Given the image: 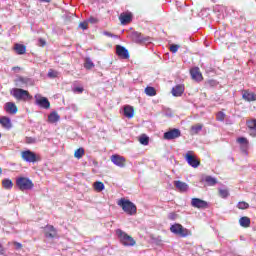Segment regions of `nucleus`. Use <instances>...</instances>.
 Segmentation results:
<instances>
[{
  "label": "nucleus",
  "mask_w": 256,
  "mask_h": 256,
  "mask_svg": "<svg viewBox=\"0 0 256 256\" xmlns=\"http://www.w3.org/2000/svg\"><path fill=\"white\" fill-rule=\"evenodd\" d=\"M117 205L118 207H121L122 211H124L126 215H137V205H135V203L131 202L130 200L121 198L118 200Z\"/></svg>",
  "instance_id": "1"
},
{
  "label": "nucleus",
  "mask_w": 256,
  "mask_h": 256,
  "mask_svg": "<svg viewBox=\"0 0 256 256\" xmlns=\"http://www.w3.org/2000/svg\"><path fill=\"white\" fill-rule=\"evenodd\" d=\"M16 187H18L20 191H31V189L35 187V184L27 177H19L16 179Z\"/></svg>",
  "instance_id": "2"
},
{
  "label": "nucleus",
  "mask_w": 256,
  "mask_h": 256,
  "mask_svg": "<svg viewBox=\"0 0 256 256\" xmlns=\"http://www.w3.org/2000/svg\"><path fill=\"white\" fill-rule=\"evenodd\" d=\"M116 235L118 236L120 243H122V245H124L125 247H133L136 243L133 237L129 236L121 229L116 230Z\"/></svg>",
  "instance_id": "3"
},
{
  "label": "nucleus",
  "mask_w": 256,
  "mask_h": 256,
  "mask_svg": "<svg viewBox=\"0 0 256 256\" xmlns=\"http://www.w3.org/2000/svg\"><path fill=\"white\" fill-rule=\"evenodd\" d=\"M170 231L171 233H174V235H179V237H189L190 235H193L191 230L183 227V225L179 223L173 224L170 227Z\"/></svg>",
  "instance_id": "4"
},
{
  "label": "nucleus",
  "mask_w": 256,
  "mask_h": 256,
  "mask_svg": "<svg viewBox=\"0 0 256 256\" xmlns=\"http://www.w3.org/2000/svg\"><path fill=\"white\" fill-rule=\"evenodd\" d=\"M20 155L26 163H37V161H41V156L31 150H24Z\"/></svg>",
  "instance_id": "5"
},
{
  "label": "nucleus",
  "mask_w": 256,
  "mask_h": 256,
  "mask_svg": "<svg viewBox=\"0 0 256 256\" xmlns=\"http://www.w3.org/2000/svg\"><path fill=\"white\" fill-rule=\"evenodd\" d=\"M12 95L17 101H27V99H33V96L29 94V91L21 89V88H14L12 91Z\"/></svg>",
  "instance_id": "6"
},
{
  "label": "nucleus",
  "mask_w": 256,
  "mask_h": 256,
  "mask_svg": "<svg viewBox=\"0 0 256 256\" xmlns=\"http://www.w3.org/2000/svg\"><path fill=\"white\" fill-rule=\"evenodd\" d=\"M185 161L190 165V167H193V169H197L199 165H201V160L197 158V155H195L194 151H188L184 156Z\"/></svg>",
  "instance_id": "7"
},
{
  "label": "nucleus",
  "mask_w": 256,
  "mask_h": 256,
  "mask_svg": "<svg viewBox=\"0 0 256 256\" xmlns=\"http://www.w3.org/2000/svg\"><path fill=\"white\" fill-rule=\"evenodd\" d=\"M130 37L134 43H151V37L143 36L141 32L134 31L131 33Z\"/></svg>",
  "instance_id": "8"
},
{
  "label": "nucleus",
  "mask_w": 256,
  "mask_h": 256,
  "mask_svg": "<svg viewBox=\"0 0 256 256\" xmlns=\"http://www.w3.org/2000/svg\"><path fill=\"white\" fill-rule=\"evenodd\" d=\"M110 161H112V163L116 165V167H120L121 169H123V167L127 165V159H125V157L118 154L112 155L110 157Z\"/></svg>",
  "instance_id": "9"
},
{
  "label": "nucleus",
  "mask_w": 256,
  "mask_h": 256,
  "mask_svg": "<svg viewBox=\"0 0 256 256\" xmlns=\"http://www.w3.org/2000/svg\"><path fill=\"white\" fill-rule=\"evenodd\" d=\"M35 99V105H38V107H41L42 109H49L51 107V102H49V99L40 95H35Z\"/></svg>",
  "instance_id": "10"
},
{
  "label": "nucleus",
  "mask_w": 256,
  "mask_h": 256,
  "mask_svg": "<svg viewBox=\"0 0 256 256\" xmlns=\"http://www.w3.org/2000/svg\"><path fill=\"white\" fill-rule=\"evenodd\" d=\"M191 205L195 209H209V203L200 198H192Z\"/></svg>",
  "instance_id": "11"
},
{
  "label": "nucleus",
  "mask_w": 256,
  "mask_h": 256,
  "mask_svg": "<svg viewBox=\"0 0 256 256\" xmlns=\"http://www.w3.org/2000/svg\"><path fill=\"white\" fill-rule=\"evenodd\" d=\"M164 139L171 141L173 139H179L181 137V130L174 128L164 133Z\"/></svg>",
  "instance_id": "12"
},
{
  "label": "nucleus",
  "mask_w": 256,
  "mask_h": 256,
  "mask_svg": "<svg viewBox=\"0 0 256 256\" xmlns=\"http://www.w3.org/2000/svg\"><path fill=\"white\" fill-rule=\"evenodd\" d=\"M44 235L47 239H55L57 237V229L53 225H47L44 229Z\"/></svg>",
  "instance_id": "13"
},
{
  "label": "nucleus",
  "mask_w": 256,
  "mask_h": 256,
  "mask_svg": "<svg viewBox=\"0 0 256 256\" xmlns=\"http://www.w3.org/2000/svg\"><path fill=\"white\" fill-rule=\"evenodd\" d=\"M116 54L118 57H120V59H129L130 57L129 50L121 45L116 46Z\"/></svg>",
  "instance_id": "14"
},
{
  "label": "nucleus",
  "mask_w": 256,
  "mask_h": 256,
  "mask_svg": "<svg viewBox=\"0 0 256 256\" xmlns=\"http://www.w3.org/2000/svg\"><path fill=\"white\" fill-rule=\"evenodd\" d=\"M190 75L194 81L199 82L203 80V74L201 73V70L199 69V67H194L190 69Z\"/></svg>",
  "instance_id": "15"
},
{
  "label": "nucleus",
  "mask_w": 256,
  "mask_h": 256,
  "mask_svg": "<svg viewBox=\"0 0 256 256\" xmlns=\"http://www.w3.org/2000/svg\"><path fill=\"white\" fill-rule=\"evenodd\" d=\"M242 99H244V101H247L248 103H251L253 101H256V94L255 92H251L249 90H242Z\"/></svg>",
  "instance_id": "16"
},
{
  "label": "nucleus",
  "mask_w": 256,
  "mask_h": 256,
  "mask_svg": "<svg viewBox=\"0 0 256 256\" xmlns=\"http://www.w3.org/2000/svg\"><path fill=\"white\" fill-rule=\"evenodd\" d=\"M171 93H172L173 97H181V95H183V93H185V85L178 84V85L174 86L171 90Z\"/></svg>",
  "instance_id": "17"
},
{
  "label": "nucleus",
  "mask_w": 256,
  "mask_h": 256,
  "mask_svg": "<svg viewBox=\"0 0 256 256\" xmlns=\"http://www.w3.org/2000/svg\"><path fill=\"white\" fill-rule=\"evenodd\" d=\"M236 143H239L242 151H247V149H249V140L246 137L237 138Z\"/></svg>",
  "instance_id": "18"
},
{
  "label": "nucleus",
  "mask_w": 256,
  "mask_h": 256,
  "mask_svg": "<svg viewBox=\"0 0 256 256\" xmlns=\"http://www.w3.org/2000/svg\"><path fill=\"white\" fill-rule=\"evenodd\" d=\"M174 185L176 189L180 191V193H186V191H189V185H187V183L185 182L177 180V181H174Z\"/></svg>",
  "instance_id": "19"
},
{
  "label": "nucleus",
  "mask_w": 256,
  "mask_h": 256,
  "mask_svg": "<svg viewBox=\"0 0 256 256\" xmlns=\"http://www.w3.org/2000/svg\"><path fill=\"white\" fill-rule=\"evenodd\" d=\"M5 111L7 113H10V115H15V113H17V111H19V109L17 108V105H15V103L7 102L6 107H5Z\"/></svg>",
  "instance_id": "20"
},
{
  "label": "nucleus",
  "mask_w": 256,
  "mask_h": 256,
  "mask_svg": "<svg viewBox=\"0 0 256 256\" xmlns=\"http://www.w3.org/2000/svg\"><path fill=\"white\" fill-rule=\"evenodd\" d=\"M119 20H120V23H121L122 25H127V24L131 23V21H132V16H131V14L122 13V14H120V16H119Z\"/></svg>",
  "instance_id": "21"
},
{
  "label": "nucleus",
  "mask_w": 256,
  "mask_h": 256,
  "mask_svg": "<svg viewBox=\"0 0 256 256\" xmlns=\"http://www.w3.org/2000/svg\"><path fill=\"white\" fill-rule=\"evenodd\" d=\"M14 51H16L17 55H25L27 47L23 44H15Z\"/></svg>",
  "instance_id": "22"
},
{
  "label": "nucleus",
  "mask_w": 256,
  "mask_h": 256,
  "mask_svg": "<svg viewBox=\"0 0 256 256\" xmlns=\"http://www.w3.org/2000/svg\"><path fill=\"white\" fill-rule=\"evenodd\" d=\"M239 223L241 227H251V218L247 216H243L239 219Z\"/></svg>",
  "instance_id": "23"
},
{
  "label": "nucleus",
  "mask_w": 256,
  "mask_h": 256,
  "mask_svg": "<svg viewBox=\"0 0 256 256\" xmlns=\"http://www.w3.org/2000/svg\"><path fill=\"white\" fill-rule=\"evenodd\" d=\"M124 115L128 119H132V117L135 115V110L131 106L124 107Z\"/></svg>",
  "instance_id": "24"
},
{
  "label": "nucleus",
  "mask_w": 256,
  "mask_h": 256,
  "mask_svg": "<svg viewBox=\"0 0 256 256\" xmlns=\"http://www.w3.org/2000/svg\"><path fill=\"white\" fill-rule=\"evenodd\" d=\"M61 119V116H59V113L52 112L50 115H48V122L49 123H57Z\"/></svg>",
  "instance_id": "25"
},
{
  "label": "nucleus",
  "mask_w": 256,
  "mask_h": 256,
  "mask_svg": "<svg viewBox=\"0 0 256 256\" xmlns=\"http://www.w3.org/2000/svg\"><path fill=\"white\" fill-rule=\"evenodd\" d=\"M0 125H2V127H5V129H11V119L5 116L2 117L0 119Z\"/></svg>",
  "instance_id": "26"
},
{
  "label": "nucleus",
  "mask_w": 256,
  "mask_h": 256,
  "mask_svg": "<svg viewBox=\"0 0 256 256\" xmlns=\"http://www.w3.org/2000/svg\"><path fill=\"white\" fill-rule=\"evenodd\" d=\"M144 91L148 97H155V95H157V90L151 86H147Z\"/></svg>",
  "instance_id": "27"
},
{
  "label": "nucleus",
  "mask_w": 256,
  "mask_h": 256,
  "mask_svg": "<svg viewBox=\"0 0 256 256\" xmlns=\"http://www.w3.org/2000/svg\"><path fill=\"white\" fill-rule=\"evenodd\" d=\"M93 187L97 193H101L105 189V184L103 182L97 181L93 184Z\"/></svg>",
  "instance_id": "28"
},
{
  "label": "nucleus",
  "mask_w": 256,
  "mask_h": 256,
  "mask_svg": "<svg viewBox=\"0 0 256 256\" xmlns=\"http://www.w3.org/2000/svg\"><path fill=\"white\" fill-rule=\"evenodd\" d=\"M27 83H29V79H27V78L18 77L16 79L17 87H23V85H27Z\"/></svg>",
  "instance_id": "29"
},
{
  "label": "nucleus",
  "mask_w": 256,
  "mask_h": 256,
  "mask_svg": "<svg viewBox=\"0 0 256 256\" xmlns=\"http://www.w3.org/2000/svg\"><path fill=\"white\" fill-rule=\"evenodd\" d=\"M2 187L4 189H13V181L11 179H4L2 181Z\"/></svg>",
  "instance_id": "30"
},
{
  "label": "nucleus",
  "mask_w": 256,
  "mask_h": 256,
  "mask_svg": "<svg viewBox=\"0 0 256 256\" xmlns=\"http://www.w3.org/2000/svg\"><path fill=\"white\" fill-rule=\"evenodd\" d=\"M93 67H95V64L93 63V61L90 60V58H86L84 62V68L89 71L93 69Z\"/></svg>",
  "instance_id": "31"
},
{
  "label": "nucleus",
  "mask_w": 256,
  "mask_h": 256,
  "mask_svg": "<svg viewBox=\"0 0 256 256\" xmlns=\"http://www.w3.org/2000/svg\"><path fill=\"white\" fill-rule=\"evenodd\" d=\"M83 155H85V149L83 148H78L75 152H74V157L76 159H82Z\"/></svg>",
  "instance_id": "32"
},
{
  "label": "nucleus",
  "mask_w": 256,
  "mask_h": 256,
  "mask_svg": "<svg viewBox=\"0 0 256 256\" xmlns=\"http://www.w3.org/2000/svg\"><path fill=\"white\" fill-rule=\"evenodd\" d=\"M202 129H203V124H196L191 127V131L194 135H197V133H199V131H201Z\"/></svg>",
  "instance_id": "33"
},
{
  "label": "nucleus",
  "mask_w": 256,
  "mask_h": 256,
  "mask_svg": "<svg viewBox=\"0 0 256 256\" xmlns=\"http://www.w3.org/2000/svg\"><path fill=\"white\" fill-rule=\"evenodd\" d=\"M247 127L250 131H256V119L247 121Z\"/></svg>",
  "instance_id": "34"
},
{
  "label": "nucleus",
  "mask_w": 256,
  "mask_h": 256,
  "mask_svg": "<svg viewBox=\"0 0 256 256\" xmlns=\"http://www.w3.org/2000/svg\"><path fill=\"white\" fill-rule=\"evenodd\" d=\"M48 77H50V79H57V77H59V72L57 70L49 69Z\"/></svg>",
  "instance_id": "35"
},
{
  "label": "nucleus",
  "mask_w": 256,
  "mask_h": 256,
  "mask_svg": "<svg viewBox=\"0 0 256 256\" xmlns=\"http://www.w3.org/2000/svg\"><path fill=\"white\" fill-rule=\"evenodd\" d=\"M205 181H206V183H208V185H211V186L217 185V180L211 176H207L205 178Z\"/></svg>",
  "instance_id": "36"
},
{
  "label": "nucleus",
  "mask_w": 256,
  "mask_h": 256,
  "mask_svg": "<svg viewBox=\"0 0 256 256\" xmlns=\"http://www.w3.org/2000/svg\"><path fill=\"white\" fill-rule=\"evenodd\" d=\"M237 207L241 210H245V209H249V203L245 202V201H240L237 204Z\"/></svg>",
  "instance_id": "37"
},
{
  "label": "nucleus",
  "mask_w": 256,
  "mask_h": 256,
  "mask_svg": "<svg viewBox=\"0 0 256 256\" xmlns=\"http://www.w3.org/2000/svg\"><path fill=\"white\" fill-rule=\"evenodd\" d=\"M219 195H220V197H222V199H227V197L229 195V190H227V189H220L219 190Z\"/></svg>",
  "instance_id": "38"
},
{
  "label": "nucleus",
  "mask_w": 256,
  "mask_h": 256,
  "mask_svg": "<svg viewBox=\"0 0 256 256\" xmlns=\"http://www.w3.org/2000/svg\"><path fill=\"white\" fill-rule=\"evenodd\" d=\"M139 142L141 145H149V137L143 135L140 137Z\"/></svg>",
  "instance_id": "39"
},
{
  "label": "nucleus",
  "mask_w": 256,
  "mask_h": 256,
  "mask_svg": "<svg viewBox=\"0 0 256 256\" xmlns=\"http://www.w3.org/2000/svg\"><path fill=\"white\" fill-rule=\"evenodd\" d=\"M79 28L83 29V31H85L86 29H89V22L88 21L80 22Z\"/></svg>",
  "instance_id": "40"
},
{
  "label": "nucleus",
  "mask_w": 256,
  "mask_h": 256,
  "mask_svg": "<svg viewBox=\"0 0 256 256\" xmlns=\"http://www.w3.org/2000/svg\"><path fill=\"white\" fill-rule=\"evenodd\" d=\"M88 23H91V25H95V24L99 23V19L97 17L90 16L88 18Z\"/></svg>",
  "instance_id": "41"
},
{
  "label": "nucleus",
  "mask_w": 256,
  "mask_h": 256,
  "mask_svg": "<svg viewBox=\"0 0 256 256\" xmlns=\"http://www.w3.org/2000/svg\"><path fill=\"white\" fill-rule=\"evenodd\" d=\"M179 47H181V46H179V45H177V44H172V45L170 46V51H171V53H177V51H179Z\"/></svg>",
  "instance_id": "42"
},
{
  "label": "nucleus",
  "mask_w": 256,
  "mask_h": 256,
  "mask_svg": "<svg viewBox=\"0 0 256 256\" xmlns=\"http://www.w3.org/2000/svg\"><path fill=\"white\" fill-rule=\"evenodd\" d=\"M216 119H217V121H225V113L218 112Z\"/></svg>",
  "instance_id": "43"
},
{
  "label": "nucleus",
  "mask_w": 256,
  "mask_h": 256,
  "mask_svg": "<svg viewBox=\"0 0 256 256\" xmlns=\"http://www.w3.org/2000/svg\"><path fill=\"white\" fill-rule=\"evenodd\" d=\"M83 91H85V89H83V87H75L73 89L74 93H83Z\"/></svg>",
  "instance_id": "44"
},
{
  "label": "nucleus",
  "mask_w": 256,
  "mask_h": 256,
  "mask_svg": "<svg viewBox=\"0 0 256 256\" xmlns=\"http://www.w3.org/2000/svg\"><path fill=\"white\" fill-rule=\"evenodd\" d=\"M39 44H40V47H45V45L47 44V42L45 41V39L40 38V39H39Z\"/></svg>",
  "instance_id": "45"
},
{
  "label": "nucleus",
  "mask_w": 256,
  "mask_h": 256,
  "mask_svg": "<svg viewBox=\"0 0 256 256\" xmlns=\"http://www.w3.org/2000/svg\"><path fill=\"white\" fill-rule=\"evenodd\" d=\"M208 84L210 85V87H215V85H217V81L215 80H209Z\"/></svg>",
  "instance_id": "46"
},
{
  "label": "nucleus",
  "mask_w": 256,
  "mask_h": 256,
  "mask_svg": "<svg viewBox=\"0 0 256 256\" xmlns=\"http://www.w3.org/2000/svg\"><path fill=\"white\" fill-rule=\"evenodd\" d=\"M0 256H5V248H3L2 244H0Z\"/></svg>",
  "instance_id": "47"
},
{
  "label": "nucleus",
  "mask_w": 256,
  "mask_h": 256,
  "mask_svg": "<svg viewBox=\"0 0 256 256\" xmlns=\"http://www.w3.org/2000/svg\"><path fill=\"white\" fill-rule=\"evenodd\" d=\"M103 35H105L106 37H115V35H113V33L107 32V31H104Z\"/></svg>",
  "instance_id": "48"
},
{
  "label": "nucleus",
  "mask_w": 256,
  "mask_h": 256,
  "mask_svg": "<svg viewBox=\"0 0 256 256\" xmlns=\"http://www.w3.org/2000/svg\"><path fill=\"white\" fill-rule=\"evenodd\" d=\"M15 247H17V249H22L23 245L19 242H14Z\"/></svg>",
  "instance_id": "49"
},
{
  "label": "nucleus",
  "mask_w": 256,
  "mask_h": 256,
  "mask_svg": "<svg viewBox=\"0 0 256 256\" xmlns=\"http://www.w3.org/2000/svg\"><path fill=\"white\" fill-rule=\"evenodd\" d=\"M40 3H51V0H39Z\"/></svg>",
  "instance_id": "50"
},
{
  "label": "nucleus",
  "mask_w": 256,
  "mask_h": 256,
  "mask_svg": "<svg viewBox=\"0 0 256 256\" xmlns=\"http://www.w3.org/2000/svg\"><path fill=\"white\" fill-rule=\"evenodd\" d=\"M17 69L19 70V69H21V68H19V67H13V68H12L13 71H16Z\"/></svg>",
  "instance_id": "51"
},
{
  "label": "nucleus",
  "mask_w": 256,
  "mask_h": 256,
  "mask_svg": "<svg viewBox=\"0 0 256 256\" xmlns=\"http://www.w3.org/2000/svg\"><path fill=\"white\" fill-rule=\"evenodd\" d=\"M94 165H96V166H97V165H99V163H98L97 161H94Z\"/></svg>",
  "instance_id": "52"
},
{
  "label": "nucleus",
  "mask_w": 256,
  "mask_h": 256,
  "mask_svg": "<svg viewBox=\"0 0 256 256\" xmlns=\"http://www.w3.org/2000/svg\"><path fill=\"white\" fill-rule=\"evenodd\" d=\"M1 173H3V170L0 168V175H1Z\"/></svg>",
  "instance_id": "53"
}]
</instances>
